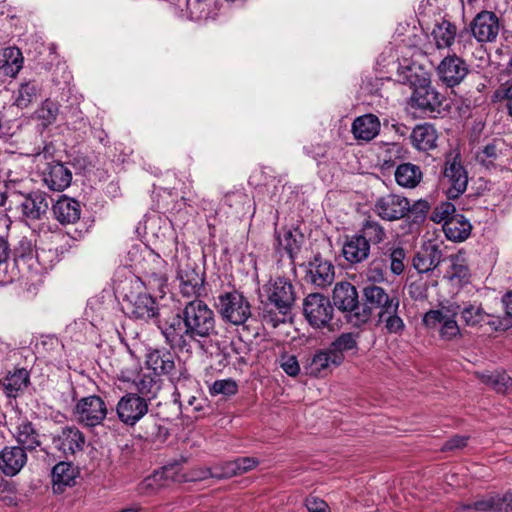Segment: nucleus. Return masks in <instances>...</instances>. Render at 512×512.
Instances as JSON below:
<instances>
[{
	"label": "nucleus",
	"instance_id": "obj_4",
	"mask_svg": "<svg viewBox=\"0 0 512 512\" xmlns=\"http://www.w3.org/2000/svg\"><path fill=\"white\" fill-rule=\"evenodd\" d=\"M444 96L430 82L423 80L416 86L411 96V107L418 111L421 117L437 118L442 114Z\"/></svg>",
	"mask_w": 512,
	"mask_h": 512
},
{
	"label": "nucleus",
	"instance_id": "obj_58",
	"mask_svg": "<svg viewBox=\"0 0 512 512\" xmlns=\"http://www.w3.org/2000/svg\"><path fill=\"white\" fill-rule=\"evenodd\" d=\"M402 147L394 144L391 147H389L382 158L381 161V169L383 171L390 170L394 167H397L399 164L398 162L401 160L402 156Z\"/></svg>",
	"mask_w": 512,
	"mask_h": 512
},
{
	"label": "nucleus",
	"instance_id": "obj_46",
	"mask_svg": "<svg viewBox=\"0 0 512 512\" xmlns=\"http://www.w3.org/2000/svg\"><path fill=\"white\" fill-rule=\"evenodd\" d=\"M183 320H213L214 313L205 302L199 299L190 301L184 308Z\"/></svg>",
	"mask_w": 512,
	"mask_h": 512
},
{
	"label": "nucleus",
	"instance_id": "obj_56",
	"mask_svg": "<svg viewBox=\"0 0 512 512\" xmlns=\"http://www.w3.org/2000/svg\"><path fill=\"white\" fill-rule=\"evenodd\" d=\"M190 18L195 21L206 20L211 13V6L199 0H186Z\"/></svg>",
	"mask_w": 512,
	"mask_h": 512
},
{
	"label": "nucleus",
	"instance_id": "obj_7",
	"mask_svg": "<svg viewBox=\"0 0 512 512\" xmlns=\"http://www.w3.org/2000/svg\"><path fill=\"white\" fill-rule=\"evenodd\" d=\"M147 399L137 393H126L117 405L116 413L119 421L126 426H135L148 413Z\"/></svg>",
	"mask_w": 512,
	"mask_h": 512
},
{
	"label": "nucleus",
	"instance_id": "obj_51",
	"mask_svg": "<svg viewBox=\"0 0 512 512\" xmlns=\"http://www.w3.org/2000/svg\"><path fill=\"white\" fill-rule=\"evenodd\" d=\"M357 347L356 338L352 333H343L328 347L333 354H339L341 364L344 361V352Z\"/></svg>",
	"mask_w": 512,
	"mask_h": 512
},
{
	"label": "nucleus",
	"instance_id": "obj_40",
	"mask_svg": "<svg viewBox=\"0 0 512 512\" xmlns=\"http://www.w3.org/2000/svg\"><path fill=\"white\" fill-rule=\"evenodd\" d=\"M146 363L153 374H169L174 369L173 356L168 351L153 350L147 354Z\"/></svg>",
	"mask_w": 512,
	"mask_h": 512
},
{
	"label": "nucleus",
	"instance_id": "obj_30",
	"mask_svg": "<svg viewBox=\"0 0 512 512\" xmlns=\"http://www.w3.org/2000/svg\"><path fill=\"white\" fill-rule=\"evenodd\" d=\"M370 248L364 238L362 239L358 234H354L352 236H346L342 254L345 260L350 264H358L369 257Z\"/></svg>",
	"mask_w": 512,
	"mask_h": 512
},
{
	"label": "nucleus",
	"instance_id": "obj_64",
	"mask_svg": "<svg viewBox=\"0 0 512 512\" xmlns=\"http://www.w3.org/2000/svg\"><path fill=\"white\" fill-rule=\"evenodd\" d=\"M305 506L309 512H330L328 504L315 496H309L305 500Z\"/></svg>",
	"mask_w": 512,
	"mask_h": 512
},
{
	"label": "nucleus",
	"instance_id": "obj_41",
	"mask_svg": "<svg viewBox=\"0 0 512 512\" xmlns=\"http://www.w3.org/2000/svg\"><path fill=\"white\" fill-rule=\"evenodd\" d=\"M137 394L149 403L155 399L161 389V379L153 373L141 374L134 381Z\"/></svg>",
	"mask_w": 512,
	"mask_h": 512
},
{
	"label": "nucleus",
	"instance_id": "obj_3",
	"mask_svg": "<svg viewBox=\"0 0 512 512\" xmlns=\"http://www.w3.org/2000/svg\"><path fill=\"white\" fill-rule=\"evenodd\" d=\"M10 189V202L16 203L21 209L22 215L30 220H40L49 208L48 195L41 190L22 191L16 188V184L8 186Z\"/></svg>",
	"mask_w": 512,
	"mask_h": 512
},
{
	"label": "nucleus",
	"instance_id": "obj_47",
	"mask_svg": "<svg viewBox=\"0 0 512 512\" xmlns=\"http://www.w3.org/2000/svg\"><path fill=\"white\" fill-rule=\"evenodd\" d=\"M451 262L450 280H457L459 283H467L470 278V269L465 261L463 254L458 253L449 257Z\"/></svg>",
	"mask_w": 512,
	"mask_h": 512
},
{
	"label": "nucleus",
	"instance_id": "obj_35",
	"mask_svg": "<svg viewBox=\"0 0 512 512\" xmlns=\"http://www.w3.org/2000/svg\"><path fill=\"white\" fill-rule=\"evenodd\" d=\"M472 225L462 214L456 213L448 221H444L443 231L447 239L454 242L465 241L471 234Z\"/></svg>",
	"mask_w": 512,
	"mask_h": 512
},
{
	"label": "nucleus",
	"instance_id": "obj_37",
	"mask_svg": "<svg viewBox=\"0 0 512 512\" xmlns=\"http://www.w3.org/2000/svg\"><path fill=\"white\" fill-rule=\"evenodd\" d=\"M23 55L17 47L3 49L0 57V71L3 75L15 77L23 67Z\"/></svg>",
	"mask_w": 512,
	"mask_h": 512
},
{
	"label": "nucleus",
	"instance_id": "obj_21",
	"mask_svg": "<svg viewBox=\"0 0 512 512\" xmlns=\"http://www.w3.org/2000/svg\"><path fill=\"white\" fill-rule=\"evenodd\" d=\"M27 453L19 446H6L0 451V470L6 476H15L27 463Z\"/></svg>",
	"mask_w": 512,
	"mask_h": 512
},
{
	"label": "nucleus",
	"instance_id": "obj_19",
	"mask_svg": "<svg viewBox=\"0 0 512 512\" xmlns=\"http://www.w3.org/2000/svg\"><path fill=\"white\" fill-rule=\"evenodd\" d=\"M17 446L25 451H34L42 444V435L39 429L31 421L25 419L19 422L12 432Z\"/></svg>",
	"mask_w": 512,
	"mask_h": 512
},
{
	"label": "nucleus",
	"instance_id": "obj_15",
	"mask_svg": "<svg viewBox=\"0 0 512 512\" xmlns=\"http://www.w3.org/2000/svg\"><path fill=\"white\" fill-rule=\"evenodd\" d=\"M52 444L65 456L81 452L85 446L83 433L75 426H65L52 435Z\"/></svg>",
	"mask_w": 512,
	"mask_h": 512
},
{
	"label": "nucleus",
	"instance_id": "obj_38",
	"mask_svg": "<svg viewBox=\"0 0 512 512\" xmlns=\"http://www.w3.org/2000/svg\"><path fill=\"white\" fill-rule=\"evenodd\" d=\"M131 314L135 318L150 319L159 317L158 304L150 294H139L132 303Z\"/></svg>",
	"mask_w": 512,
	"mask_h": 512
},
{
	"label": "nucleus",
	"instance_id": "obj_10",
	"mask_svg": "<svg viewBox=\"0 0 512 512\" xmlns=\"http://www.w3.org/2000/svg\"><path fill=\"white\" fill-rule=\"evenodd\" d=\"M335 279V267L333 263L325 259L320 253L305 266L304 280L315 288L325 289L332 285Z\"/></svg>",
	"mask_w": 512,
	"mask_h": 512
},
{
	"label": "nucleus",
	"instance_id": "obj_16",
	"mask_svg": "<svg viewBox=\"0 0 512 512\" xmlns=\"http://www.w3.org/2000/svg\"><path fill=\"white\" fill-rule=\"evenodd\" d=\"M333 305L330 299L320 293H310L303 301L306 320H331Z\"/></svg>",
	"mask_w": 512,
	"mask_h": 512
},
{
	"label": "nucleus",
	"instance_id": "obj_26",
	"mask_svg": "<svg viewBox=\"0 0 512 512\" xmlns=\"http://www.w3.org/2000/svg\"><path fill=\"white\" fill-rule=\"evenodd\" d=\"M333 303L342 312L351 313L359 308L358 292L349 282L337 283L333 290Z\"/></svg>",
	"mask_w": 512,
	"mask_h": 512
},
{
	"label": "nucleus",
	"instance_id": "obj_18",
	"mask_svg": "<svg viewBox=\"0 0 512 512\" xmlns=\"http://www.w3.org/2000/svg\"><path fill=\"white\" fill-rule=\"evenodd\" d=\"M341 365L339 354H333L329 348L317 351L305 366L307 374L319 377L331 372V367Z\"/></svg>",
	"mask_w": 512,
	"mask_h": 512
},
{
	"label": "nucleus",
	"instance_id": "obj_23",
	"mask_svg": "<svg viewBox=\"0 0 512 512\" xmlns=\"http://www.w3.org/2000/svg\"><path fill=\"white\" fill-rule=\"evenodd\" d=\"M159 329L171 347L184 348L191 341V322H159Z\"/></svg>",
	"mask_w": 512,
	"mask_h": 512
},
{
	"label": "nucleus",
	"instance_id": "obj_32",
	"mask_svg": "<svg viewBox=\"0 0 512 512\" xmlns=\"http://www.w3.org/2000/svg\"><path fill=\"white\" fill-rule=\"evenodd\" d=\"M351 130L357 140L368 142L379 134L380 121L373 114H365L353 121Z\"/></svg>",
	"mask_w": 512,
	"mask_h": 512
},
{
	"label": "nucleus",
	"instance_id": "obj_28",
	"mask_svg": "<svg viewBox=\"0 0 512 512\" xmlns=\"http://www.w3.org/2000/svg\"><path fill=\"white\" fill-rule=\"evenodd\" d=\"M79 470L70 462H59L52 469L54 493H62L66 487L75 485Z\"/></svg>",
	"mask_w": 512,
	"mask_h": 512
},
{
	"label": "nucleus",
	"instance_id": "obj_29",
	"mask_svg": "<svg viewBox=\"0 0 512 512\" xmlns=\"http://www.w3.org/2000/svg\"><path fill=\"white\" fill-rule=\"evenodd\" d=\"M151 264V268L145 267L143 270V284L151 290H157L165 294V288L167 287V276L163 271L165 261L155 255L152 256Z\"/></svg>",
	"mask_w": 512,
	"mask_h": 512
},
{
	"label": "nucleus",
	"instance_id": "obj_50",
	"mask_svg": "<svg viewBox=\"0 0 512 512\" xmlns=\"http://www.w3.org/2000/svg\"><path fill=\"white\" fill-rule=\"evenodd\" d=\"M498 144L499 141L497 140H493L492 142L486 144L476 153V161L486 168L494 167L495 161L497 160L500 152Z\"/></svg>",
	"mask_w": 512,
	"mask_h": 512
},
{
	"label": "nucleus",
	"instance_id": "obj_9",
	"mask_svg": "<svg viewBox=\"0 0 512 512\" xmlns=\"http://www.w3.org/2000/svg\"><path fill=\"white\" fill-rule=\"evenodd\" d=\"M107 412L104 400L97 395L81 398L74 408L76 419L87 427L100 425L106 418Z\"/></svg>",
	"mask_w": 512,
	"mask_h": 512
},
{
	"label": "nucleus",
	"instance_id": "obj_60",
	"mask_svg": "<svg viewBox=\"0 0 512 512\" xmlns=\"http://www.w3.org/2000/svg\"><path fill=\"white\" fill-rule=\"evenodd\" d=\"M36 265H40L43 269L51 268L56 262H58L57 251L49 248L37 249Z\"/></svg>",
	"mask_w": 512,
	"mask_h": 512
},
{
	"label": "nucleus",
	"instance_id": "obj_48",
	"mask_svg": "<svg viewBox=\"0 0 512 512\" xmlns=\"http://www.w3.org/2000/svg\"><path fill=\"white\" fill-rule=\"evenodd\" d=\"M493 103H502L507 114L512 118V79L500 83L492 95Z\"/></svg>",
	"mask_w": 512,
	"mask_h": 512
},
{
	"label": "nucleus",
	"instance_id": "obj_27",
	"mask_svg": "<svg viewBox=\"0 0 512 512\" xmlns=\"http://www.w3.org/2000/svg\"><path fill=\"white\" fill-rule=\"evenodd\" d=\"M377 253L385 258V263L393 276H399L405 271L406 252L402 246L386 243L377 249Z\"/></svg>",
	"mask_w": 512,
	"mask_h": 512
},
{
	"label": "nucleus",
	"instance_id": "obj_39",
	"mask_svg": "<svg viewBox=\"0 0 512 512\" xmlns=\"http://www.w3.org/2000/svg\"><path fill=\"white\" fill-rule=\"evenodd\" d=\"M389 273L390 271L385 263V258L379 256L376 251L364 271L366 280L370 282L371 285L388 282Z\"/></svg>",
	"mask_w": 512,
	"mask_h": 512
},
{
	"label": "nucleus",
	"instance_id": "obj_43",
	"mask_svg": "<svg viewBox=\"0 0 512 512\" xmlns=\"http://www.w3.org/2000/svg\"><path fill=\"white\" fill-rule=\"evenodd\" d=\"M11 248L8 240L0 236V285H6L17 279V271L10 268Z\"/></svg>",
	"mask_w": 512,
	"mask_h": 512
},
{
	"label": "nucleus",
	"instance_id": "obj_12",
	"mask_svg": "<svg viewBox=\"0 0 512 512\" xmlns=\"http://www.w3.org/2000/svg\"><path fill=\"white\" fill-rule=\"evenodd\" d=\"M177 279L180 282V292L185 297H198L204 290L205 274L200 273L195 262L187 259L177 268Z\"/></svg>",
	"mask_w": 512,
	"mask_h": 512
},
{
	"label": "nucleus",
	"instance_id": "obj_53",
	"mask_svg": "<svg viewBox=\"0 0 512 512\" xmlns=\"http://www.w3.org/2000/svg\"><path fill=\"white\" fill-rule=\"evenodd\" d=\"M59 114V104L50 99H46L41 107L37 110L38 118L43 122L44 126L51 125L57 119Z\"/></svg>",
	"mask_w": 512,
	"mask_h": 512
},
{
	"label": "nucleus",
	"instance_id": "obj_61",
	"mask_svg": "<svg viewBox=\"0 0 512 512\" xmlns=\"http://www.w3.org/2000/svg\"><path fill=\"white\" fill-rule=\"evenodd\" d=\"M248 196L241 190L231 191L225 194L223 202L229 208L240 210L242 206L247 202Z\"/></svg>",
	"mask_w": 512,
	"mask_h": 512
},
{
	"label": "nucleus",
	"instance_id": "obj_20",
	"mask_svg": "<svg viewBox=\"0 0 512 512\" xmlns=\"http://www.w3.org/2000/svg\"><path fill=\"white\" fill-rule=\"evenodd\" d=\"M443 260V254L435 243H425L413 258V266L419 273L436 269Z\"/></svg>",
	"mask_w": 512,
	"mask_h": 512
},
{
	"label": "nucleus",
	"instance_id": "obj_62",
	"mask_svg": "<svg viewBox=\"0 0 512 512\" xmlns=\"http://www.w3.org/2000/svg\"><path fill=\"white\" fill-rule=\"evenodd\" d=\"M486 315L481 303L467 302L460 307V316L462 320H472L475 317L483 318Z\"/></svg>",
	"mask_w": 512,
	"mask_h": 512
},
{
	"label": "nucleus",
	"instance_id": "obj_14",
	"mask_svg": "<svg viewBox=\"0 0 512 512\" xmlns=\"http://www.w3.org/2000/svg\"><path fill=\"white\" fill-rule=\"evenodd\" d=\"M373 210L383 220H399L408 214L409 200L400 195L387 194L376 200Z\"/></svg>",
	"mask_w": 512,
	"mask_h": 512
},
{
	"label": "nucleus",
	"instance_id": "obj_25",
	"mask_svg": "<svg viewBox=\"0 0 512 512\" xmlns=\"http://www.w3.org/2000/svg\"><path fill=\"white\" fill-rule=\"evenodd\" d=\"M52 211L55 219L62 225L74 224L80 219V203L66 195H62L53 204Z\"/></svg>",
	"mask_w": 512,
	"mask_h": 512
},
{
	"label": "nucleus",
	"instance_id": "obj_5",
	"mask_svg": "<svg viewBox=\"0 0 512 512\" xmlns=\"http://www.w3.org/2000/svg\"><path fill=\"white\" fill-rule=\"evenodd\" d=\"M443 178L448 184L447 197L449 199H457L461 196L468 185V172L462 163L460 153L446 156L443 167Z\"/></svg>",
	"mask_w": 512,
	"mask_h": 512
},
{
	"label": "nucleus",
	"instance_id": "obj_63",
	"mask_svg": "<svg viewBox=\"0 0 512 512\" xmlns=\"http://www.w3.org/2000/svg\"><path fill=\"white\" fill-rule=\"evenodd\" d=\"M213 329L212 322H191L190 334L191 341L198 338L207 337Z\"/></svg>",
	"mask_w": 512,
	"mask_h": 512
},
{
	"label": "nucleus",
	"instance_id": "obj_22",
	"mask_svg": "<svg viewBox=\"0 0 512 512\" xmlns=\"http://www.w3.org/2000/svg\"><path fill=\"white\" fill-rule=\"evenodd\" d=\"M438 133L436 128L429 123L416 125L411 134L412 146L420 152H429L438 147Z\"/></svg>",
	"mask_w": 512,
	"mask_h": 512
},
{
	"label": "nucleus",
	"instance_id": "obj_24",
	"mask_svg": "<svg viewBox=\"0 0 512 512\" xmlns=\"http://www.w3.org/2000/svg\"><path fill=\"white\" fill-rule=\"evenodd\" d=\"M276 240V251L278 253L285 252L291 264H294L304 243L303 233L298 228L284 229L282 235L278 234L276 236Z\"/></svg>",
	"mask_w": 512,
	"mask_h": 512
},
{
	"label": "nucleus",
	"instance_id": "obj_31",
	"mask_svg": "<svg viewBox=\"0 0 512 512\" xmlns=\"http://www.w3.org/2000/svg\"><path fill=\"white\" fill-rule=\"evenodd\" d=\"M464 34V31L457 34L456 25L446 19L436 23L431 33L438 49L450 48L454 44L456 37L458 36L460 42Z\"/></svg>",
	"mask_w": 512,
	"mask_h": 512
},
{
	"label": "nucleus",
	"instance_id": "obj_6",
	"mask_svg": "<svg viewBox=\"0 0 512 512\" xmlns=\"http://www.w3.org/2000/svg\"><path fill=\"white\" fill-rule=\"evenodd\" d=\"M470 72L467 62L457 54L445 56L436 68L439 81L447 88L459 86Z\"/></svg>",
	"mask_w": 512,
	"mask_h": 512
},
{
	"label": "nucleus",
	"instance_id": "obj_42",
	"mask_svg": "<svg viewBox=\"0 0 512 512\" xmlns=\"http://www.w3.org/2000/svg\"><path fill=\"white\" fill-rule=\"evenodd\" d=\"M502 511L501 496L499 494H489L472 503L461 504L455 512H487Z\"/></svg>",
	"mask_w": 512,
	"mask_h": 512
},
{
	"label": "nucleus",
	"instance_id": "obj_8",
	"mask_svg": "<svg viewBox=\"0 0 512 512\" xmlns=\"http://www.w3.org/2000/svg\"><path fill=\"white\" fill-rule=\"evenodd\" d=\"M469 29L477 42L494 43L499 35L501 24L495 12L482 10L474 16Z\"/></svg>",
	"mask_w": 512,
	"mask_h": 512
},
{
	"label": "nucleus",
	"instance_id": "obj_49",
	"mask_svg": "<svg viewBox=\"0 0 512 512\" xmlns=\"http://www.w3.org/2000/svg\"><path fill=\"white\" fill-rule=\"evenodd\" d=\"M237 469H238V467L235 464L234 460L227 461V462L215 465L211 468H208L200 478L205 479L208 476H210L212 478H217V479L231 478L233 476L239 475Z\"/></svg>",
	"mask_w": 512,
	"mask_h": 512
},
{
	"label": "nucleus",
	"instance_id": "obj_44",
	"mask_svg": "<svg viewBox=\"0 0 512 512\" xmlns=\"http://www.w3.org/2000/svg\"><path fill=\"white\" fill-rule=\"evenodd\" d=\"M476 377L498 393H505L512 387V378L505 372H476Z\"/></svg>",
	"mask_w": 512,
	"mask_h": 512
},
{
	"label": "nucleus",
	"instance_id": "obj_54",
	"mask_svg": "<svg viewBox=\"0 0 512 512\" xmlns=\"http://www.w3.org/2000/svg\"><path fill=\"white\" fill-rule=\"evenodd\" d=\"M237 391L238 384L231 378L216 380L209 388L212 396L223 395L229 397L235 395Z\"/></svg>",
	"mask_w": 512,
	"mask_h": 512
},
{
	"label": "nucleus",
	"instance_id": "obj_17",
	"mask_svg": "<svg viewBox=\"0 0 512 512\" xmlns=\"http://www.w3.org/2000/svg\"><path fill=\"white\" fill-rule=\"evenodd\" d=\"M42 174L44 183L53 191H63L71 184L72 172L62 162L47 163Z\"/></svg>",
	"mask_w": 512,
	"mask_h": 512
},
{
	"label": "nucleus",
	"instance_id": "obj_36",
	"mask_svg": "<svg viewBox=\"0 0 512 512\" xmlns=\"http://www.w3.org/2000/svg\"><path fill=\"white\" fill-rule=\"evenodd\" d=\"M396 183L404 188H415L423 178V173L418 165L410 162L400 163L394 172Z\"/></svg>",
	"mask_w": 512,
	"mask_h": 512
},
{
	"label": "nucleus",
	"instance_id": "obj_34",
	"mask_svg": "<svg viewBox=\"0 0 512 512\" xmlns=\"http://www.w3.org/2000/svg\"><path fill=\"white\" fill-rule=\"evenodd\" d=\"M29 380L28 371L24 368H20L16 369L14 372H9L0 380V387L7 397L16 398L27 388Z\"/></svg>",
	"mask_w": 512,
	"mask_h": 512
},
{
	"label": "nucleus",
	"instance_id": "obj_1",
	"mask_svg": "<svg viewBox=\"0 0 512 512\" xmlns=\"http://www.w3.org/2000/svg\"><path fill=\"white\" fill-rule=\"evenodd\" d=\"M364 313L377 315L378 320H402L398 316L399 298L389 295L384 288L368 285L363 288Z\"/></svg>",
	"mask_w": 512,
	"mask_h": 512
},
{
	"label": "nucleus",
	"instance_id": "obj_55",
	"mask_svg": "<svg viewBox=\"0 0 512 512\" xmlns=\"http://www.w3.org/2000/svg\"><path fill=\"white\" fill-rule=\"evenodd\" d=\"M455 205L449 201L441 202L437 205L430 216V219L435 223H442L444 227V221H448L451 217L456 215Z\"/></svg>",
	"mask_w": 512,
	"mask_h": 512
},
{
	"label": "nucleus",
	"instance_id": "obj_33",
	"mask_svg": "<svg viewBox=\"0 0 512 512\" xmlns=\"http://www.w3.org/2000/svg\"><path fill=\"white\" fill-rule=\"evenodd\" d=\"M174 467L172 465L164 466L161 470L155 471L153 474L143 479L139 486V493L151 495L167 486L169 480L174 479Z\"/></svg>",
	"mask_w": 512,
	"mask_h": 512
},
{
	"label": "nucleus",
	"instance_id": "obj_2",
	"mask_svg": "<svg viewBox=\"0 0 512 512\" xmlns=\"http://www.w3.org/2000/svg\"><path fill=\"white\" fill-rule=\"evenodd\" d=\"M214 306L223 320H249L252 317L248 298L236 289L220 293Z\"/></svg>",
	"mask_w": 512,
	"mask_h": 512
},
{
	"label": "nucleus",
	"instance_id": "obj_59",
	"mask_svg": "<svg viewBox=\"0 0 512 512\" xmlns=\"http://www.w3.org/2000/svg\"><path fill=\"white\" fill-rule=\"evenodd\" d=\"M437 323L441 324L439 333L442 339L451 340L460 335L458 322H424L427 328H435Z\"/></svg>",
	"mask_w": 512,
	"mask_h": 512
},
{
	"label": "nucleus",
	"instance_id": "obj_52",
	"mask_svg": "<svg viewBox=\"0 0 512 512\" xmlns=\"http://www.w3.org/2000/svg\"><path fill=\"white\" fill-rule=\"evenodd\" d=\"M38 85L35 81L24 82L20 85L16 104L18 107H27L36 98Z\"/></svg>",
	"mask_w": 512,
	"mask_h": 512
},
{
	"label": "nucleus",
	"instance_id": "obj_13",
	"mask_svg": "<svg viewBox=\"0 0 512 512\" xmlns=\"http://www.w3.org/2000/svg\"><path fill=\"white\" fill-rule=\"evenodd\" d=\"M37 247L34 240L26 236L20 238L11 249L12 263L10 268H15L17 278L23 270H36Z\"/></svg>",
	"mask_w": 512,
	"mask_h": 512
},
{
	"label": "nucleus",
	"instance_id": "obj_57",
	"mask_svg": "<svg viewBox=\"0 0 512 512\" xmlns=\"http://www.w3.org/2000/svg\"><path fill=\"white\" fill-rule=\"evenodd\" d=\"M430 210V204L424 199L415 201L412 205L409 203V211L406 216L411 218L413 223H422Z\"/></svg>",
	"mask_w": 512,
	"mask_h": 512
},
{
	"label": "nucleus",
	"instance_id": "obj_11",
	"mask_svg": "<svg viewBox=\"0 0 512 512\" xmlns=\"http://www.w3.org/2000/svg\"><path fill=\"white\" fill-rule=\"evenodd\" d=\"M268 300L283 316L290 313L296 300L294 286L285 277H277L267 287Z\"/></svg>",
	"mask_w": 512,
	"mask_h": 512
},
{
	"label": "nucleus",
	"instance_id": "obj_45",
	"mask_svg": "<svg viewBox=\"0 0 512 512\" xmlns=\"http://www.w3.org/2000/svg\"><path fill=\"white\" fill-rule=\"evenodd\" d=\"M356 234L362 239L364 238L370 247L371 245H379L386 238L384 227L378 221L370 218L364 220L360 230Z\"/></svg>",
	"mask_w": 512,
	"mask_h": 512
}]
</instances>
